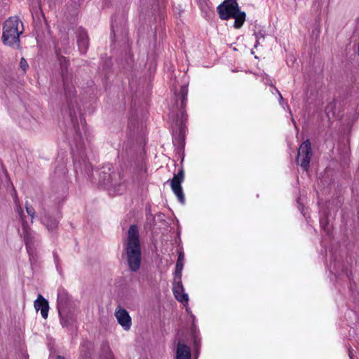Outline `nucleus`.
<instances>
[{"mask_svg":"<svg viewBox=\"0 0 359 359\" xmlns=\"http://www.w3.org/2000/svg\"><path fill=\"white\" fill-rule=\"evenodd\" d=\"M123 257H126L129 269L133 272L137 271L141 266L142 252L139 230L135 224L130 225L123 242Z\"/></svg>","mask_w":359,"mask_h":359,"instance_id":"1","label":"nucleus"},{"mask_svg":"<svg viewBox=\"0 0 359 359\" xmlns=\"http://www.w3.org/2000/svg\"><path fill=\"white\" fill-rule=\"evenodd\" d=\"M24 32L22 22L17 16L7 19L3 25L2 42L5 46L19 48L20 36Z\"/></svg>","mask_w":359,"mask_h":359,"instance_id":"2","label":"nucleus"},{"mask_svg":"<svg viewBox=\"0 0 359 359\" xmlns=\"http://www.w3.org/2000/svg\"><path fill=\"white\" fill-rule=\"evenodd\" d=\"M217 11L222 20L234 18L233 27L241 28L245 21V13L241 11L236 0H224L217 7Z\"/></svg>","mask_w":359,"mask_h":359,"instance_id":"3","label":"nucleus"},{"mask_svg":"<svg viewBox=\"0 0 359 359\" xmlns=\"http://www.w3.org/2000/svg\"><path fill=\"white\" fill-rule=\"evenodd\" d=\"M15 203L16 204L15 211L22 220V233L27 252L29 254H33L34 248V238L32 234L30 228L25 220V216L24 215L23 210L21 206L18 204L17 197L15 198Z\"/></svg>","mask_w":359,"mask_h":359,"instance_id":"4","label":"nucleus"},{"mask_svg":"<svg viewBox=\"0 0 359 359\" xmlns=\"http://www.w3.org/2000/svg\"><path fill=\"white\" fill-rule=\"evenodd\" d=\"M188 87L187 85H183L180 88L179 94L175 93V105L179 111L177 114V122L182 125L187 120V114L185 107L187 101Z\"/></svg>","mask_w":359,"mask_h":359,"instance_id":"5","label":"nucleus"},{"mask_svg":"<svg viewBox=\"0 0 359 359\" xmlns=\"http://www.w3.org/2000/svg\"><path fill=\"white\" fill-rule=\"evenodd\" d=\"M312 156L311 144L309 140H306L300 145L298 149L297 162L305 171L308 170Z\"/></svg>","mask_w":359,"mask_h":359,"instance_id":"6","label":"nucleus"},{"mask_svg":"<svg viewBox=\"0 0 359 359\" xmlns=\"http://www.w3.org/2000/svg\"><path fill=\"white\" fill-rule=\"evenodd\" d=\"M184 179V169L182 168L176 175H174L170 182V187L173 193L177 197L179 201L182 204L185 202V198L181 186Z\"/></svg>","mask_w":359,"mask_h":359,"instance_id":"7","label":"nucleus"},{"mask_svg":"<svg viewBox=\"0 0 359 359\" xmlns=\"http://www.w3.org/2000/svg\"><path fill=\"white\" fill-rule=\"evenodd\" d=\"M172 285V292L176 299L182 303L187 304L188 302L189 297L187 294L184 291L180 277L178 278H174Z\"/></svg>","mask_w":359,"mask_h":359,"instance_id":"8","label":"nucleus"},{"mask_svg":"<svg viewBox=\"0 0 359 359\" xmlns=\"http://www.w3.org/2000/svg\"><path fill=\"white\" fill-rule=\"evenodd\" d=\"M115 316L118 323L122 326L125 330H129L132 323L131 318L128 312L124 309H119L116 311Z\"/></svg>","mask_w":359,"mask_h":359,"instance_id":"9","label":"nucleus"},{"mask_svg":"<svg viewBox=\"0 0 359 359\" xmlns=\"http://www.w3.org/2000/svg\"><path fill=\"white\" fill-rule=\"evenodd\" d=\"M34 306L37 311H41V316L44 319L48 318L49 304L48 301L41 294H38L37 299L34 301Z\"/></svg>","mask_w":359,"mask_h":359,"instance_id":"10","label":"nucleus"},{"mask_svg":"<svg viewBox=\"0 0 359 359\" xmlns=\"http://www.w3.org/2000/svg\"><path fill=\"white\" fill-rule=\"evenodd\" d=\"M176 359H191L190 348L181 341L177 345Z\"/></svg>","mask_w":359,"mask_h":359,"instance_id":"11","label":"nucleus"},{"mask_svg":"<svg viewBox=\"0 0 359 359\" xmlns=\"http://www.w3.org/2000/svg\"><path fill=\"white\" fill-rule=\"evenodd\" d=\"M184 255L183 252H180L178 255L176 266H175V277L174 278H178L180 277L182 278V271L184 266Z\"/></svg>","mask_w":359,"mask_h":359,"instance_id":"12","label":"nucleus"},{"mask_svg":"<svg viewBox=\"0 0 359 359\" xmlns=\"http://www.w3.org/2000/svg\"><path fill=\"white\" fill-rule=\"evenodd\" d=\"M78 46L82 53H86L88 48V40L86 34H81L78 39Z\"/></svg>","mask_w":359,"mask_h":359,"instance_id":"13","label":"nucleus"},{"mask_svg":"<svg viewBox=\"0 0 359 359\" xmlns=\"http://www.w3.org/2000/svg\"><path fill=\"white\" fill-rule=\"evenodd\" d=\"M43 223L48 230L52 231L57 228L58 222L55 219L47 217L44 219Z\"/></svg>","mask_w":359,"mask_h":359,"instance_id":"14","label":"nucleus"},{"mask_svg":"<svg viewBox=\"0 0 359 359\" xmlns=\"http://www.w3.org/2000/svg\"><path fill=\"white\" fill-rule=\"evenodd\" d=\"M67 299V295L65 293H59L57 296V304H58V311L60 313V310L62 306L65 304V300Z\"/></svg>","mask_w":359,"mask_h":359,"instance_id":"15","label":"nucleus"},{"mask_svg":"<svg viewBox=\"0 0 359 359\" xmlns=\"http://www.w3.org/2000/svg\"><path fill=\"white\" fill-rule=\"evenodd\" d=\"M57 55H58V60H59L60 65L61 66L62 71V72L64 70L67 71L68 65H69L68 60L66 59L65 57H64L62 55H59V53L57 52Z\"/></svg>","mask_w":359,"mask_h":359,"instance_id":"16","label":"nucleus"},{"mask_svg":"<svg viewBox=\"0 0 359 359\" xmlns=\"http://www.w3.org/2000/svg\"><path fill=\"white\" fill-rule=\"evenodd\" d=\"M25 208L27 214L33 219L35 216L34 208L28 202L25 203Z\"/></svg>","mask_w":359,"mask_h":359,"instance_id":"17","label":"nucleus"},{"mask_svg":"<svg viewBox=\"0 0 359 359\" xmlns=\"http://www.w3.org/2000/svg\"><path fill=\"white\" fill-rule=\"evenodd\" d=\"M20 66L24 71H25L27 69L28 64L25 58H21L20 62Z\"/></svg>","mask_w":359,"mask_h":359,"instance_id":"18","label":"nucleus"},{"mask_svg":"<svg viewBox=\"0 0 359 359\" xmlns=\"http://www.w3.org/2000/svg\"><path fill=\"white\" fill-rule=\"evenodd\" d=\"M183 142V138L181 137V134L180 133L178 135V136H175L174 137V139H173V142L175 143V142H177L178 144H180L181 142Z\"/></svg>","mask_w":359,"mask_h":359,"instance_id":"19","label":"nucleus"},{"mask_svg":"<svg viewBox=\"0 0 359 359\" xmlns=\"http://www.w3.org/2000/svg\"><path fill=\"white\" fill-rule=\"evenodd\" d=\"M61 324L63 327H67L69 325V322L64 317L61 316L60 318Z\"/></svg>","mask_w":359,"mask_h":359,"instance_id":"20","label":"nucleus"},{"mask_svg":"<svg viewBox=\"0 0 359 359\" xmlns=\"http://www.w3.org/2000/svg\"><path fill=\"white\" fill-rule=\"evenodd\" d=\"M276 91L278 92V95H279V99L280 100H282L283 99V97H282V95L280 94V93L278 91V90H276Z\"/></svg>","mask_w":359,"mask_h":359,"instance_id":"21","label":"nucleus"},{"mask_svg":"<svg viewBox=\"0 0 359 359\" xmlns=\"http://www.w3.org/2000/svg\"><path fill=\"white\" fill-rule=\"evenodd\" d=\"M57 359H65V358L64 357H62V356L58 355L57 357Z\"/></svg>","mask_w":359,"mask_h":359,"instance_id":"22","label":"nucleus"},{"mask_svg":"<svg viewBox=\"0 0 359 359\" xmlns=\"http://www.w3.org/2000/svg\"><path fill=\"white\" fill-rule=\"evenodd\" d=\"M104 347L107 348V349H109V346L107 344H105L104 345Z\"/></svg>","mask_w":359,"mask_h":359,"instance_id":"23","label":"nucleus"},{"mask_svg":"<svg viewBox=\"0 0 359 359\" xmlns=\"http://www.w3.org/2000/svg\"><path fill=\"white\" fill-rule=\"evenodd\" d=\"M259 43L258 41H257L256 44L255 45V47H257V45Z\"/></svg>","mask_w":359,"mask_h":359,"instance_id":"24","label":"nucleus"}]
</instances>
